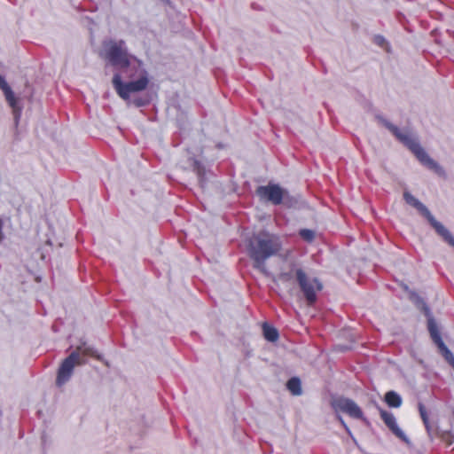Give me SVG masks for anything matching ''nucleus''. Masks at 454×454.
I'll list each match as a JSON object with an SVG mask.
<instances>
[{
    "instance_id": "obj_1",
    "label": "nucleus",
    "mask_w": 454,
    "mask_h": 454,
    "mask_svg": "<svg viewBox=\"0 0 454 454\" xmlns=\"http://www.w3.org/2000/svg\"><path fill=\"white\" fill-rule=\"evenodd\" d=\"M274 281L282 286L289 296H294L296 282L309 307L317 302V294L324 287L319 278L309 276L302 268L296 266H293L288 271H281Z\"/></svg>"
},
{
    "instance_id": "obj_2",
    "label": "nucleus",
    "mask_w": 454,
    "mask_h": 454,
    "mask_svg": "<svg viewBox=\"0 0 454 454\" xmlns=\"http://www.w3.org/2000/svg\"><path fill=\"white\" fill-rule=\"evenodd\" d=\"M282 249L280 238L268 231H261L254 236L248 245V254L254 262V267L265 271V262L277 255Z\"/></svg>"
},
{
    "instance_id": "obj_3",
    "label": "nucleus",
    "mask_w": 454,
    "mask_h": 454,
    "mask_svg": "<svg viewBox=\"0 0 454 454\" xmlns=\"http://www.w3.org/2000/svg\"><path fill=\"white\" fill-rule=\"evenodd\" d=\"M385 126L392 134L402 142L416 156V158L427 168L437 171L439 165L429 157L419 143L408 132L401 131L396 126L386 121Z\"/></svg>"
},
{
    "instance_id": "obj_4",
    "label": "nucleus",
    "mask_w": 454,
    "mask_h": 454,
    "mask_svg": "<svg viewBox=\"0 0 454 454\" xmlns=\"http://www.w3.org/2000/svg\"><path fill=\"white\" fill-rule=\"evenodd\" d=\"M100 55L111 66L119 69H125L130 65L131 56L129 54L125 47V42L122 40L104 42Z\"/></svg>"
},
{
    "instance_id": "obj_5",
    "label": "nucleus",
    "mask_w": 454,
    "mask_h": 454,
    "mask_svg": "<svg viewBox=\"0 0 454 454\" xmlns=\"http://www.w3.org/2000/svg\"><path fill=\"white\" fill-rule=\"evenodd\" d=\"M405 201L411 206L414 207L419 212L427 218L431 226L435 230L436 233L442 238L450 246L454 247V238L447 228L438 222L427 209V207L421 203L418 199L409 192L403 194Z\"/></svg>"
},
{
    "instance_id": "obj_6",
    "label": "nucleus",
    "mask_w": 454,
    "mask_h": 454,
    "mask_svg": "<svg viewBox=\"0 0 454 454\" xmlns=\"http://www.w3.org/2000/svg\"><path fill=\"white\" fill-rule=\"evenodd\" d=\"M148 79L145 76L140 77L137 81L123 82L119 73L114 74L112 83L118 96L125 101L129 100L130 94L139 92L146 89Z\"/></svg>"
},
{
    "instance_id": "obj_7",
    "label": "nucleus",
    "mask_w": 454,
    "mask_h": 454,
    "mask_svg": "<svg viewBox=\"0 0 454 454\" xmlns=\"http://www.w3.org/2000/svg\"><path fill=\"white\" fill-rule=\"evenodd\" d=\"M427 329L433 342L438 348L439 353L443 356L446 362L454 367V356L443 342L440 330L433 317H429L427 319Z\"/></svg>"
},
{
    "instance_id": "obj_8",
    "label": "nucleus",
    "mask_w": 454,
    "mask_h": 454,
    "mask_svg": "<svg viewBox=\"0 0 454 454\" xmlns=\"http://www.w3.org/2000/svg\"><path fill=\"white\" fill-rule=\"evenodd\" d=\"M80 364L79 353L76 351L72 352L60 364L57 374L56 384L61 387L67 383L73 374L74 366Z\"/></svg>"
},
{
    "instance_id": "obj_9",
    "label": "nucleus",
    "mask_w": 454,
    "mask_h": 454,
    "mask_svg": "<svg viewBox=\"0 0 454 454\" xmlns=\"http://www.w3.org/2000/svg\"><path fill=\"white\" fill-rule=\"evenodd\" d=\"M333 406L336 411L347 413L353 419H361L365 424H368V419L364 416L361 408L351 399L338 398L333 401Z\"/></svg>"
},
{
    "instance_id": "obj_10",
    "label": "nucleus",
    "mask_w": 454,
    "mask_h": 454,
    "mask_svg": "<svg viewBox=\"0 0 454 454\" xmlns=\"http://www.w3.org/2000/svg\"><path fill=\"white\" fill-rule=\"evenodd\" d=\"M256 194L261 200L270 201L274 205H279L283 200V191L277 184L259 186L256 190Z\"/></svg>"
},
{
    "instance_id": "obj_11",
    "label": "nucleus",
    "mask_w": 454,
    "mask_h": 454,
    "mask_svg": "<svg viewBox=\"0 0 454 454\" xmlns=\"http://www.w3.org/2000/svg\"><path fill=\"white\" fill-rule=\"evenodd\" d=\"M0 89L3 90L5 99L8 102L9 106L12 109V113L14 115L15 121L18 123L22 108L18 104V98H16L13 91L12 90L11 87L5 81V79L0 74Z\"/></svg>"
},
{
    "instance_id": "obj_12",
    "label": "nucleus",
    "mask_w": 454,
    "mask_h": 454,
    "mask_svg": "<svg viewBox=\"0 0 454 454\" xmlns=\"http://www.w3.org/2000/svg\"><path fill=\"white\" fill-rule=\"evenodd\" d=\"M378 411L380 412V416L387 428L399 439L405 441L406 436L405 434L402 431V429L398 427L396 423L395 417L392 412H389L380 406H378Z\"/></svg>"
},
{
    "instance_id": "obj_13",
    "label": "nucleus",
    "mask_w": 454,
    "mask_h": 454,
    "mask_svg": "<svg viewBox=\"0 0 454 454\" xmlns=\"http://www.w3.org/2000/svg\"><path fill=\"white\" fill-rule=\"evenodd\" d=\"M384 401L391 408H399L403 403L402 397L393 390L385 394Z\"/></svg>"
},
{
    "instance_id": "obj_14",
    "label": "nucleus",
    "mask_w": 454,
    "mask_h": 454,
    "mask_svg": "<svg viewBox=\"0 0 454 454\" xmlns=\"http://www.w3.org/2000/svg\"><path fill=\"white\" fill-rule=\"evenodd\" d=\"M262 332L263 336L267 340L274 342L278 340L279 334L278 330L267 323L262 325Z\"/></svg>"
},
{
    "instance_id": "obj_15",
    "label": "nucleus",
    "mask_w": 454,
    "mask_h": 454,
    "mask_svg": "<svg viewBox=\"0 0 454 454\" xmlns=\"http://www.w3.org/2000/svg\"><path fill=\"white\" fill-rule=\"evenodd\" d=\"M286 387L294 395H301L302 393L301 383L297 377L291 378L286 383Z\"/></svg>"
},
{
    "instance_id": "obj_16",
    "label": "nucleus",
    "mask_w": 454,
    "mask_h": 454,
    "mask_svg": "<svg viewBox=\"0 0 454 454\" xmlns=\"http://www.w3.org/2000/svg\"><path fill=\"white\" fill-rule=\"evenodd\" d=\"M192 169L196 173L201 186H203L206 176L204 166L198 160L192 159Z\"/></svg>"
},
{
    "instance_id": "obj_17",
    "label": "nucleus",
    "mask_w": 454,
    "mask_h": 454,
    "mask_svg": "<svg viewBox=\"0 0 454 454\" xmlns=\"http://www.w3.org/2000/svg\"><path fill=\"white\" fill-rule=\"evenodd\" d=\"M419 411L420 418L423 420V423H424L426 428L428 430L429 429V419H428L427 409L422 403H419Z\"/></svg>"
},
{
    "instance_id": "obj_18",
    "label": "nucleus",
    "mask_w": 454,
    "mask_h": 454,
    "mask_svg": "<svg viewBox=\"0 0 454 454\" xmlns=\"http://www.w3.org/2000/svg\"><path fill=\"white\" fill-rule=\"evenodd\" d=\"M302 239L311 242L315 238V232L309 229H301L299 232Z\"/></svg>"
},
{
    "instance_id": "obj_19",
    "label": "nucleus",
    "mask_w": 454,
    "mask_h": 454,
    "mask_svg": "<svg viewBox=\"0 0 454 454\" xmlns=\"http://www.w3.org/2000/svg\"><path fill=\"white\" fill-rule=\"evenodd\" d=\"M375 43L379 44L380 46H383V43H385V39L383 36L377 35L374 39Z\"/></svg>"
},
{
    "instance_id": "obj_20",
    "label": "nucleus",
    "mask_w": 454,
    "mask_h": 454,
    "mask_svg": "<svg viewBox=\"0 0 454 454\" xmlns=\"http://www.w3.org/2000/svg\"><path fill=\"white\" fill-rule=\"evenodd\" d=\"M134 104L137 106H142L145 105V102L142 100V99H136L134 101Z\"/></svg>"
},
{
    "instance_id": "obj_21",
    "label": "nucleus",
    "mask_w": 454,
    "mask_h": 454,
    "mask_svg": "<svg viewBox=\"0 0 454 454\" xmlns=\"http://www.w3.org/2000/svg\"><path fill=\"white\" fill-rule=\"evenodd\" d=\"M340 419V421L341 425L344 427V428H345L347 431H348L349 429H348V426L346 425V423L344 422V420H343L340 417V419Z\"/></svg>"
}]
</instances>
